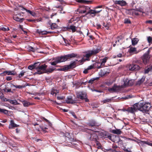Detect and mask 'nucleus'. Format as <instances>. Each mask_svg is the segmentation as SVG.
Listing matches in <instances>:
<instances>
[{"instance_id":"nucleus-1","label":"nucleus","mask_w":152,"mask_h":152,"mask_svg":"<svg viewBox=\"0 0 152 152\" xmlns=\"http://www.w3.org/2000/svg\"><path fill=\"white\" fill-rule=\"evenodd\" d=\"M76 56V54L72 53L64 56L55 57L52 59V61L50 62V64L52 65L55 66L58 63L64 62L69 58L75 57Z\"/></svg>"},{"instance_id":"nucleus-2","label":"nucleus","mask_w":152,"mask_h":152,"mask_svg":"<svg viewBox=\"0 0 152 152\" xmlns=\"http://www.w3.org/2000/svg\"><path fill=\"white\" fill-rule=\"evenodd\" d=\"M139 110L142 111L143 113H147L149 111L151 107V105L150 103L140 102L137 103Z\"/></svg>"},{"instance_id":"nucleus-3","label":"nucleus","mask_w":152,"mask_h":152,"mask_svg":"<svg viewBox=\"0 0 152 152\" xmlns=\"http://www.w3.org/2000/svg\"><path fill=\"white\" fill-rule=\"evenodd\" d=\"M38 64H37V67L36 68L37 72H35V74H38L40 75L45 73L47 66L45 64L39 66L40 63L39 62Z\"/></svg>"},{"instance_id":"nucleus-4","label":"nucleus","mask_w":152,"mask_h":152,"mask_svg":"<svg viewBox=\"0 0 152 152\" xmlns=\"http://www.w3.org/2000/svg\"><path fill=\"white\" fill-rule=\"evenodd\" d=\"M100 51V50L98 48L96 49H93L92 50H90L88 51L85 55V56L87 59L89 58L91 56L93 55H94L99 53Z\"/></svg>"},{"instance_id":"nucleus-5","label":"nucleus","mask_w":152,"mask_h":152,"mask_svg":"<svg viewBox=\"0 0 152 152\" xmlns=\"http://www.w3.org/2000/svg\"><path fill=\"white\" fill-rule=\"evenodd\" d=\"M133 80H129L127 78H124L121 83L123 85L121 86V88H124L125 86H132L133 84Z\"/></svg>"},{"instance_id":"nucleus-6","label":"nucleus","mask_w":152,"mask_h":152,"mask_svg":"<svg viewBox=\"0 0 152 152\" xmlns=\"http://www.w3.org/2000/svg\"><path fill=\"white\" fill-rule=\"evenodd\" d=\"M137 103L134 104L132 107H129L127 109V111L128 113H133L136 112L137 110H139Z\"/></svg>"},{"instance_id":"nucleus-7","label":"nucleus","mask_w":152,"mask_h":152,"mask_svg":"<svg viewBox=\"0 0 152 152\" xmlns=\"http://www.w3.org/2000/svg\"><path fill=\"white\" fill-rule=\"evenodd\" d=\"M89 10V7L85 6H80L77 10V12L80 13H85L87 12L88 10Z\"/></svg>"},{"instance_id":"nucleus-8","label":"nucleus","mask_w":152,"mask_h":152,"mask_svg":"<svg viewBox=\"0 0 152 152\" xmlns=\"http://www.w3.org/2000/svg\"><path fill=\"white\" fill-rule=\"evenodd\" d=\"M150 51L149 50H148L142 57V60L145 64L147 63L149 61L150 58L149 55Z\"/></svg>"},{"instance_id":"nucleus-9","label":"nucleus","mask_w":152,"mask_h":152,"mask_svg":"<svg viewBox=\"0 0 152 152\" xmlns=\"http://www.w3.org/2000/svg\"><path fill=\"white\" fill-rule=\"evenodd\" d=\"M121 86H118L115 84L113 87L108 88V91L110 92H116L119 91L121 90Z\"/></svg>"},{"instance_id":"nucleus-10","label":"nucleus","mask_w":152,"mask_h":152,"mask_svg":"<svg viewBox=\"0 0 152 152\" xmlns=\"http://www.w3.org/2000/svg\"><path fill=\"white\" fill-rule=\"evenodd\" d=\"M74 64H70L69 65L65 66L63 67L57 69V70L59 71H65L66 70L70 69L71 68H73V66Z\"/></svg>"},{"instance_id":"nucleus-11","label":"nucleus","mask_w":152,"mask_h":152,"mask_svg":"<svg viewBox=\"0 0 152 152\" xmlns=\"http://www.w3.org/2000/svg\"><path fill=\"white\" fill-rule=\"evenodd\" d=\"M77 97L81 99H85L86 96V94L83 92H80L77 94Z\"/></svg>"},{"instance_id":"nucleus-12","label":"nucleus","mask_w":152,"mask_h":152,"mask_svg":"<svg viewBox=\"0 0 152 152\" xmlns=\"http://www.w3.org/2000/svg\"><path fill=\"white\" fill-rule=\"evenodd\" d=\"M102 11V10H91L90 8L89 7V10H88L87 12L86 13V15L89 14L90 15H93L94 16H95L96 14L97 13H99Z\"/></svg>"},{"instance_id":"nucleus-13","label":"nucleus","mask_w":152,"mask_h":152,"mask_svg":"<svg viewBox=\"0 0 152 152\" xmlns=\"http://www.w3.org/2000/svg\"><path fill=\"white\" fill-rule=\"evenodd\" d=\"M4 75H14L16 74V72L14 70L9 71L6 70L4 71L3 73Z\"/></svg>"},{"instance_id":"nucleus-14","label":"nucleus","mask_w":152,"mask_h":152,"mask_svg":"<svg viewBox=\"0 0 152 152\" xmlns=\"http://www.w3.org/2000/svg\"><path fill=\"white\" fill-rule=\"evenodd\" d=\"M140 67L137 64L131 65L129 66V69L131 71H136L139 69Z\"/></svg>"},{"instance_id":"nucleus-15","label":"nucleus","mask_w":152,"mask_h":152,"mask_svg":"<svg viewBox=\"0 0 152 152\" xmlns=\"http://www.w3.org/2000/svg\"><path fill=\"white\" fill-rule=\"evenodd\" d=\"M129 48L128 52L132 54H137L139 52V51H137L136 48H135L132 47L130 46Z\"/></svg>"},{"instance_id":"nucleus-16","label":"nucleus","mask_w":152,"mask_h":152,"mask_svg":"<svg viewBox=\"0 0 152 152\" xmlns=\"http://www.w3.org/2000/svg\"><path fill=\"white\" fill-rule=\"evenodd\" d=\"M114 3L121 6H124L126 5V2L124 0L115 1H114Z\"/></svg>"},{"instance_id":"nucleus-17","label":"nucleus","mask_w":152,"mask_h":152,"mask_svg":"<svg viewBox=\"0 0 152 152\" xmlns=\"http://www.w3.org/2000/svg\"><path fill=\"white\" fill-rule=\"evenodd\" d=\"M109 71L110 70L108 69H107L106 70L104 69V70H101L99 73V75H101L102 77L105 76L109 73Z\"/></svg>"},{"instance_id":"nucleus-18","label":"nucleus","mask_w":152,"mask_h":152,"mask_svg":"<svg viewBox=\"0 0 152 152\" xmlns=\"http://www.w3.org/2000/svg\"><path fill=\"white\" fill-rule=\"evenodd\" d=\"M37 32L39 34L41 35H45L52 32L51 31H42L41 30L39 29H37Z\"/></svg>"},{"instance_id":"nucleus-19","label":"nucleus","mask_w":152,"mask_h":152,"mask_svg":"<svg viewBox=\"0 0 152 152\" xmlns=\"http://www.w3.org/2000/svg\"><path fill=\"white\" fill-rule=\"evenodd\" d=\"M18 126L17 124H15L14 121L13 120H11L10 121V124L9 126V128L10 129H12L14 127H17Z\"/></svg>"},{"instance_id":"nucleus-20","label":"nucleus","mask_w":152,"mask_h":152,"mask_svg":"<svg viewBox=\"0 0 152 152\" xmlns=\"http://www.w3.org/2000/svg\"><path fill=\"white\" fill-rule=\"evenodd\" d=\"M13 19L15 20L20 23L22 22L25 20L24 18H20L16 15H14L13 16Z\"/></svg>"},{"instance_id":"nucleus-21","label":"nucleus","mask_w":152,"mask_h":152,"mask_svg":"<svg viewBox=\"0 0 152 152\" xmlns=\"http://www.w3.org/2000/svg\"><path fill=\"white\" fill-rule=\"evenodd\" d=\"M108 57H106L104 58L100 59V63H101V65L104 67L105 66V63L107 62V60L108 59Z\"/></svg>"},{"instance_id":"nucleus-22","label":"nucleus","mask_w":152,"mask_h":152,"mask_svg":"<svg viewBox=\"0 0 152 152\" xmlns=\"http://www.w3.org/2000/svg\"><path fill=\"white\" fill-rule=\"evenodd\" d=\"M145 77L144 76L140 80H138L136 83V85L140 86L144 81Z\"/></svg>"},{"instance_id":"nucleus-23","label":"nucleus","mask_w":152,"mask_h":152,"mask_svg":"<svg viewBox=\"0 0 152 152\" xmlns=\"http://www.w3.org/2000/svg\"><path fill=\"white\" fill-rule=\"evenodd\" d=\"M112 132L113 133L117 134H120L121 133V131L119 129H113L112 130Z\"/></svg>"},{"instance_id":"nucleus-24","label":"nucleus","mask_w":152,"mask_h":152,"mask_svg":"<svg viewBox=\"0 0 152 152\" xmlns=\"http://www.w3.org/2000/svg\"><path fill=\"white\" fill-rule=\"evenodd\" d=\"M39 64V63L37 62L34 63L32 65H30L28 66V69L30 70H32L33 69L36 68V67L37 66V64Z\"/></svg>"},{"instance_id":"nucleus-25","label":"nucleus","mask_w":152,"mask_h":152,"mask_svg":"<svg viewBox=\"0 0 152 152\" xmlns=\"http://www.w3.org/2000/svg\"><path fill=\"white\" fill-rule=\"evenodd\" d=\"M76 1L79 3H83L87 4H89L91 3V1H90L85 0H76Z\"/></svg>"},{"instance_id":"nucleus-26","label":"nucleus","mask_w":152,"mask_h":152,"mask_svg":"<svg viewBox=\"0 0 152 152\" xmlns=\"http://www.w3.org/2000/svg\"><path fill=\"white\" fill-rule=\"evenodd\" d=\"M66 102L68 104H72L73 103V101L70 96L67 97V99L66 100Z\"/></svg>"},{"instance_id":"nucleus-27","label":"nucleus","mask_w":152,"mask_h":152,"mask_svg":"<svg viewBox=\"0 0 152 152\" xmlns=\"http://www.w3.org/2000/svg\"><path fill=\"white\" fill-rule=\"evenodd\" d=\"M132 44L133 45H136L138 43L139 40L137 38H134L132 39Z\"/></svg>"},{"instance_id":"nucleus-28","label":"nucleus","mask_w":152,"mask_h":152,"mask_svg":"<svg viewBox=\"0 0 152 152\" xmlns=\"http://www.w3.org/2000/svg\"><path fill=\"white\" fill-rule=\"evenodd\" d=\"M130 13L133 15H139L138 12L136 9H131L130 10Z\"/></svg>"},{"instance_id":"nucleus-29","label":"nucleus","mask_w":152,"mask_h":152,"mask_svg":"<svg viewBox=\"0 0 152 152\" xmlns=\"http://www.w3.org/2000/svg\"><path fill=\"white\" fill-rule=\"evenodd\" d=\"M101 64V63L100 62H96L95 64V66L97 68L100 69L103 67V66Z\"/></svg>"},{"instance_id":"nucleus-30","label":"nucleus","mask_w":152,"mask_h":152,"mask_svg":"<svg viewBox=\"0 0 152 152\" xmlns=\"http://www.w3.org/2000/svg\"><path fill=\"white\" fill-rule=\"evenodd\" d=\"M59 92V90L53 89L51 92V94L53 95L56 96L57 94Z\"/></svg>"},{"instance_id":"nucleus-31","label":"nucleus","mask_w":152,"mask_h":152,"mask_svg":"<svg viewBox=\"0 0 152 152\" xmlns=\"http://www.w3.org/2000/svg\"><path fill=\"white\" fill-rule=\"evenodd\" d=\"M113 97L110 98H107L103 101V103H107L111 102L113 100Z\"/></svg>"},{"instance_id":"nucleus-32","label":"nucleus","mask_w":152,"mask_h":152,"mask_svg":"<svg viewBox=\"0 0 152 152\" xmlns=\"http://www.w3.org/2000/svg\"><path fill=\"white\" fill-rule=\"evenodd\" d=\"M56 68H53L52 67L50 68L47 69H46L45 73H50L52 72L53 71L56 70Z\"/></svg>"},{"instance_id":"nucleus-33","label":"nucleus","mask_w":152,"mask_h":152,"mask_svg":"<svg viewBox=\"0 0 152 152\" xmlns=\"http://www.w3.org/2000/svg\"><path fill=\"white\" fill-rule=\"evenodd\" d=\"M68 29H69L72 30V31L73 32H75L76 30V27L75 26L73 25H71L70 26H69L68 27Z\"/></svg>"},{"instance_id":"nucleus-34","label":"nucleus","mask_w":152,"mask_h":152,"mask_svg":"<svg viewBox=\"0 0 152 152\" xmlns=\"http://www.w3.org/2000/svg\"><path fill=\"white\" fill-rule=\"evenodd\" d=\"M97 136L95 134H92L90 137V139L92 140L96 141V140Z\"/></svg>"},{"instance_id":"nucleus-35","label":"nucleus","mask_w":152,"mask_h":152,"mask_svg":"<svg viewBox=\"0 0 152 152\" xmlns=\"http://www.w3.org/2000/svg\"><path fill=\"white\" fill-rule=\"evenodd\" d=\"M147 39L149 45L152 44V37L151 36H147Z\"/></svg>"},{"instance_id":"nucleus-36","label":"nucleus","mask_w":152,"mask_h":152,"mask_svg":"<svg viewBox=\"0 0 152 152\" xmlns=\"http://www.w3.org/2000/svg\"><path fill=\"white\" fill-rule=\"evenodd\" d=\"M49 24L50 25L51 29L52 30L58 27L57 25L55 23H53L51 24H50V23H49Z\"/></svg>"},{"instance_id":"nucleus-37","label":"nucleus","mask_w":152,"mask_h":152,"mask_svg":"<svg viewBox=\"0 0 152 152\" xmlns=\"http://www.w3.org/2000/svg\"><path fill=\"white\" fill-rule=\"evenodd\" d=\"M23 106L26 107H27L31 104L29 102L26 101H23Z\"/></svg>"},{"instance_id":"nucleus-38","label":"nucleus","mask_w":152,"mask_h":152,"mask_svg":"<svg viewBox=\"0 0 152 152\" xmlns=\"http://www.w3.org/2000/svg\"><path fill=\"white\" fill-rule=\"evenodd\" d=\"M25 73L26 72L25 71L23 70H22L20 72V74L18 75L19 77L20 78L21 77L23 76Z\"/></svg>"},{"instance_id":"nucleus-39","label":"nucleus","mask_w":152,"mask_h":152,"mask_svg":"<svg viewBox=\"0 0 152 152\" xmlns=\"http://www.w3.org/2000/svg\"><path fill=\"white\" fill-rule=\"evenodd\" d=\"M146 141H144L142 140H140L138 143L142 146H144L145 144H146Z\"/></svg>"},{"instance_id":"nucleus-40","label":"nucleus","mask_w":152,"mask_h":152,"mask_svg":"<svg viewBox=\"0 0 152 152\" xmlns=\"http://www.w3.org/2000/svg\"><path fill=\"white\" fill-rule=\"evenodd\" d=\"M54 7H55L59 8L60 9L59 10L60 11V13H64V12H62V11L63 10V8L61 6H55Z\"/></svg>"},{"instance_id":"nucleus-41","label":"nucleus","mask_w":152,"mask_h":152,"mask_svg":"<svg viewBox=\"0 0 152 152\" xmlns=\"http://www.w3.org/2000/svg\"><path fill=\"white\" fill-rule=\"evenodd\" d=\"M150 71H151L150 66L149 67L146 68L145 70V74L148 73Z\"/></svg>"},{"instance_id":"nucleus-42","label":"nucleus","mask_w":152,"mask_h":152,"mask_svg":"<svg viewBox=\"0 0 152 152\" xmlns=\"http://www.w3.org/2000/svg\"><path fill=\"white\" fill-rule=\"evenodd\" d=\"M10 103L15 105H16L18 104V102L16 100H10Z\"/></svg>"},{"instance_id":"nucleus-43","label":"nucleus","mask_w":152,"mask_h":152,"mask_svg":"<svg viewBox=\"0 0 152 152\" xmlns=\"http://www.w3.org/2000/svg\"><path fill=\"white\" fill-rule=\"evenodd\" d=\"M0 113H2L5 114H6L7 113L8 111L5 109H1L0 108Z\"/></svg>"},{"instance_id":"nucleus-44","label":"nucleus","mask_w":152,"mask_h":152,"mask_svg":"<svg viewBox=\"0 0 152 152\" xmlns=\"http://www.w3.org/2000/svg\"><path fill=\"white\" fill-rule=\"evenodd\" d=\"M102 136H103L104 138H107L108 139H109V140H112V137L110 135H107L106 134H105L104 135H103V136L102 135Z\"/></svg>"},{"instance_id":"nucleus-45","label":"nucleus","mask_w":152,"mask_h":152,"mask_svg":"<svg viewBox=\"0 0 152 152\" xmlns=\"http://www.w3.org/2000/svg\"><path fill=\"white\" fill-rule=\"evenodd\" d=\"M99 78V77H96L94 78H93L91 79L89 81V83H92L93 82H94L95 80H96L98 79Z\"/></svg>"},{"instance_id":"nucleus-46","label":"nucleus","mask_w":152,"mask_h":152,"mask_svg":"<svg viewBox=\"0 0 152 152\" xmlns=\"http://www.w3.org/2000/svg\"><path fill=\"white\" fill-rule=\"evenodd\" d=\"M106 150V152H117L115 150L112 149H107Z\"/></svg>"},{"instance_id":"nucleus-47","label":"nucleus","mask_w":152,"mask_h":152,"mask_svg":"<svg viewBox=\"0 0 152 152\" xmlns=\"http://www.w3.org/2000/svg\"><path fill=\"white\" fill-rule=\"evenodd\" d=\"M13 86L16 88H21L23 87V86L20 85H15L14 84H12Z\"/></svg>"},{"instance_id":"nucleus-48","label":"nucleus","mask_w":152,"mask_h":152,"mask_svg":"<svg viewBox=\"0 0 152 152\" xmlns=\"http://www.w3.org/2000/svg\"><path fill=\"white\" fill-rule=\"evenodd\" d=\"M28 21L29 22H39L40 21L39 20H31V19H28Z\"/></svg>"},{"instance_id":"nucleus-49","label":"nucleus","mask_w":152,"mask_h":152,"mask_svg":"<svg viewBox=\"0 0 152 152\" xmlns=\"http://www.w3.org/2000/svg\"><path fill=\"white\" fill-rule=\"evenodd\" d=\"M136 10L137 11V12H143V9L139 7L138 8H136Z\"/></svg>"},{"instance_id":"nucleus-50","label":"nucleus","mask_w":152,"mask_h":152,"mask_svg":"<svg viewBox=\"0 0 152 152\" xmlns=\"http://www.w3.org/2000/svg\"><path fill=\"white\" fill-rule=\"evenodd\" d=\"M64 41L65 43V45H69V42L68 41L64 39Z\"/></svg>"},{"instance_id":"nucleus-51","label":"nucleus","mask_w":152,"mask_h":152,"mask_svg":"<svg viewBox=\"0 0 152 152\" xmlns=\"http://www.w3.org/2000/svg\"><path fill=\"white\" fill-rule=\"evenodd\" d=\"M5 42H8V43H11V42H12L11 40L9 38L5 39Z\"/></svg>"},{"instance_id":"nucleus-52","label":"nucleus","mask_w":152,"mask_h":152,"mask_svg":"<svg viewBox=\"0 0 152 152\" xmlns=\"http://www.w3.org/2000/svg\"><path fill=\"white\" fill-rule=\"evenodd\" d=\"M146 144L148 145L152 146V142L151 141L149 142L148 141H146Z\"/></svg>"},{"instance_id":"nucleus-53","label":"nucleus","mask_w":152,"mask_h":152,"mask_svg":"<svg viewBox=\"0 0 152 152\" xmlns=\"http://www.w3.org/2000/svg\"><path fill=\"white\" fill-rule=\"evenodd\" d=\"M96 125V123L95 121H93L92 123L91 122L89 124V125L90 126H95Z\"/></svg>"},{"instance_id":"nucleus-54","label":"nucleus","mask_w":152,"mask_h":152,"mask_svg":"<svg viewBox=\"0 0 152 152\" xmlns=\"http://www.w3.org/2000/svg\"><path fill=\"white\" fill-rule=\"evenodd\" d=\"M94 66L93 65H91L89 66H88L87 69H88V70L91 69H93L94 68Z\"/></svg>"},{"instance_id":"nucleus-55","label":"nucleus","mask_w":152,"mask_h":152,"mask_svg":"<svg viewBox=\"0 0 152 152\" xmlns=\"http://www.w3.org/2000/svg\"><path fill=\"white\" fill-rule=\"evenodd\" d=\"M28 48L29 50L30 51L33 52H34L35 51V49L33 47L31 46H29V47Z\"/></svg>"},{"instance_id":"nucleus-56","label":"nucleus","mask_w":152,"mask_h":152,"mask_svg":"<svg viewBox=\"0 0 152 152\" xmlns=\"http://www.w3.org/2000/svg\"><path fill=\"white\" fill-rule=\"evenodd\" d=\"M6 80L7 81H10L12 79V77L11 76H8L6 77Z\"/></svg>"},{"instance_id":"nucleus-57","label":"nucleus","mask_w":152,"mask_h":152,"mask_svg":"<svg viewBox=\"0 0 152 152\" xmlns=\"http://www.w3.org/2000/svg\"><path fill=\"white\" fill-rule=\"evenodd\" d=\"M123 56V55L122 54H121V53H119L118 54V55H117L116 56H115V57H119V58H121V57H122Z\"/></svg>"},{"instance_id":"nucleus-58","label":"nucleus","mask_w":152,"mask_h":152,"mask_svg":"<svg viewBox=\"0 0 152 152\" xmlns=\"http://www.w3.org/2000/svg\"><path fill=\"white\" fill-rule=\"evenodd\" d=\"M120 40L118 38H117L115 40V43H117V45H119V44H121V43L119 42Z\"/></svg>"},{"instance_id":"nucleus-59","label":"nucleus","mask_w":152,"mask_h":152,"mask_svg":"<svg viewBox=\"0 0 152 152\" xmlns=\"http://www.w3.org/2000/svg\"><path fill=\"white\" fill-rule=\"evenodd\" d=\"M1 30L3 31H7L9 30V29L8 28H6L4 27H3L1 28Z\"/></svg>"},{"instance_id":"nucleus-60","label":"nucleus","mask_w":152,"mask_h":152,"mask_svg":"<svg viewBox=\"0 0 152 152\" xmlns=\"http://www.w3.org/2000/svg\"><path fill=\"white\" fill-rule=\"evenodd\" d=\"M124 23H130V22L129 20L127 19H125Z\"/></svg>"},{"instance_id":"nucleus-61","label":"nucleus","mask_w":152,"mask_h":152,"mask_svg":"<svg viewBox=\"0 0 152 152\" xmlns=\"http://www.w3.org/2000/svg\"><path fill=\"white\" fill-rule=\"evenodd\" d=\"M88 69H85L84 71H83V72L84 73V74H87L88 72Z\"/></svg>"},{"instance_id":"nucleus-62","label":"nucleus","mask_w":152,"mask_h":152,"mask_svg":"<svg viewBox=\"0 0 152 152\" xmlns=\"http://www.w3.org/2000/svg\"><path fill=\"white\" fill-rule=\"evenodd\" d=\"M64 98V97L63 96L61 97V96H57V99L58 100H62Z\"/></svg>"},{"instance_id":"nucleus-63","label":"nucleus","mask_w":152,"mask_h":152,"mask_svg":"<svg viewBox=\"0 0 152 152\" xmlns=\"http://www.w3.org/2000/svg\"><path fill=\"white\" fill-rule=\"evenodd\" d=\"M30 14H31L33 16H35L36 15L35 13L34 12L31 11V13H30Z\"/></svg>"},{"instance_id":"nucleus-64","label":"nucleus","mask_w":152,"mask_h":152,"mask_svg":"<svg viewBox=\"0 0 152 152\" xmlns=\"http://www.w3.org/2000/svg\"><path fill=\"white\" fill-rule=\"evenodd\" d=\"M19 7H21V10H26V9L24 7H23L21 5L20 6H19Z\"/></svg>"}]
</instances>
